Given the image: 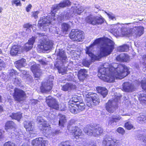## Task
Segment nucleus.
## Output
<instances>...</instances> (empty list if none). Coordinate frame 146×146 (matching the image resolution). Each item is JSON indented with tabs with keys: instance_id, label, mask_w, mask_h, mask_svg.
I'll list each match as a JSON object with an SVG mask.
<instances>
[{
	"instance_id": "obj_1",
	"label": "nucleus",
	"mask_w": 146,
	"mask_h": 146,
	"mask_svg": "<svg viewBox=\"0 0 146 146\" xmlns=\"http://www.w3.org/2000/svg\"><path fill=\"white\" fill-rule=\"evenodd\" d=\"M114 43L111 40L107 38H102L96 39L89 46L86 47V54L90 59L87 58L82 60V64L88 67L91 64V60H98L101 57L106 56L110 54L114 48Z\"/></svg>"
},
{
	"instance_id": "obj_2",
	"label": "nucleus",
	"mask_w": 146,
	"mask_h": 146,
	"mask_svg": "<svg viewBox=\"0 0 146 146\" xmlns=\"http://www.w3.org/2000/svg\"><path fill=\"white\" fill-rule=\"evenodd\" d=\"M129 73L128 68L123 64L105 63L98 70V76L105 82H112L115 79H121Z\"/></svg>"
},
{
	"instance_id": "obj_3",
	"label": "nucleus",
	"mask_w": 146,
	"mask_h": 146,
	"mask_svg": "<svg viewBox=\"0 0 146 146\" xmlns=\"http://www.w3.org/2000/svg\"><path fill=\"white\" fill-rule=\"evenodd\" d=\"M57 54L58 61L54 64L55 66L57 68L59 73L64 74L66 73L68 66L67 57L62 49H59Z\"/></svg>"
},
{
	"instance_id": "obj_4",
	"label": "nucleus",
	"mask_w": 146,
	"mask_h": 146,
	"mask_svg": "<svg viewBox=\"0 0 146 146\" xmlns=\"http://www.w3.org/2000/svg\"><path fill=\"white\" fill-rule=\"evenodd\" d=\"M82 92L83 95H85L86 98V105L89 107H93L94 105H96L100 103L99 98L98 95L96 93L88 92L89 88L86 86L83 87Z\"/></svg>"
},
{
	"instance_id": "obj_5",
	"label": "nucleus",
	"mask_w": 146,
	"mask_h": 146,
	"mask_svg": "<svg viewBox=\"0 0 146 146\" xmlns=\"http://www.w3.org/2000/svg\"><path fill=\"white\" fill-rule=\"evenodd\" d=\"M38 123L42 125V131L44 135L47 137L52 138L60 132L59 130L52 129L46 121L42 118L38 116L37 118Z\"/></svg>"
},
{
	"instance_id": "obj_6",
	"label": "nucleus",
	"mask_w": 146,
	"mask_h": 146,
	"mask_svg": "<svg viewBox=\"0 0 146 146\" xmlns=\"http://www.w3.org/2000/svg\"><path fill=\"white\" fill-rule=\"evenodd\" d=\"M144 31V28L141 26L135 27L130 29L125 28L121 29V34L123 35H132L137 38L143 34Z\"/></svg>"
},
{
	"instance_id": "obj_7",
	"label": "nucleus",
	"mask_w": 146,
	"mask_h": 146,
	"mask_svg": "<svg viewBox=\"0 0 146 146\" xmlns=\"http://www.w3.org/2000/svg\"><path fill=\"white\" fill-rule=\"evenodd\" d=\"M74 8V10L73 12L69 11L65 15L64 14L62 13L57 18L58 21L59 22H61L63 20L69 19L72 17L74 14L80 15L83 12L84 9V8L82 6L78 8L77 7L75 6Z\"/></svg>"
},
{
	"instance_id": "obj_8",
	"label": "nucleus",
	"mask_w": 146,
	"mask_h": 146,
	"mask_svg": "<svg viewBox=\"0 0 146 146\" xmlns=\"http://www.w3.org/2000/svg\"><path fill=\"white\" fill-rule=\"evenodd\" d=\"M84 131L88 135L96 137L102 134L103 132V129L99 125L95 127H85Z\"/></svg>"
},
{
	"instance_id": "obj_9",
	"label": "nucleus",
	"mask_w": 146,
	"mask_h": 146,
	"mask_svg": "<svg viewBox=\"0 0 146 146\" xmlns=\"http://www.w3.org/2000/svg\"><path fill=\"white\" fill-rule=\"evenodd\" d=\"M70 4L71 2L69 0H64L61 1L59 4L53 5L51 9V12L52 13L51 17H53V20H56V18H55V15L57 11L60 8L65 7L66 6H70Z\"/></svg>"
},
{
	"instance_id": "obj_10",
	"label": "nucleus",
	"mask_w": 146,
	"mask_h": 146,
	"mask_svg": "<svg viewBox=\"0 0 146 146\" xmlns=\"http://www.w3.org/2000/svg\"><path fill=\"white\" fill-rule=\"evenodd\" d=\"M120 99V97L117 96L112 100H109L106 104V109L107 111L110 113H113L116 108Z\"/></svg>"
},
{
	"instance_id": "obj_11",
	"label": "nucleus",
	"mask_w": 146,
	"mask_h": 146,
	"mask_svg": "<svg viewBox=\"0 0 146 146\" xmlns=\"http://www.w3.org/2000/svg\"><path fill=\"white\" fill-rule=\"evenodd\" d=\"M86 20L88 23L95 25L103 23L104 19L101 16L95 17L90 15L86 18Z\"/></svg>"
},
{
	"instance_id": "obj_12",
	"label": "nucleus",
	"mask_w": 146,
	"mask_h": 146,
	"mask_svg": "<svg viewBox=\"0 0 146 146\" xmlns=\"http://www.w3.org/2000/svg\"><path fill=\"white\" fill-rule=\"evenodd\" d=\"M70 38L73 40L79 42L81 41L84 38V32L80 31H76L72 30L69 34Z\"/></svg>"
},
{
	"instance_id": "obj_13",
	"label": "nucleus",
	"mask_w": 146,
	"mask_h": 146,
	"mask_svg": "<svg viewBox=\"0 0 146 146\" xmlns=\"http://www.w3.org/2000/svg\"><path fill=\"white\" fill-rule=\"evenodd\" d=\"M14 91L13 97L15 100L18 102L23 101L25 96V92L23 90L17 88H15Z\"/></svg>"
},
{
	"instance_id": "obj_14",
	"label": "nucleus",
	"mask_w": 146,
	"mask_h": 146,
	"mask_svg": "<svg viewBox=\"0 0 146 146\" xmlns=\"http://www.w3.org/2000/svg\"><path fill=\"white\" fill-rule=\"evenodd\" d=\"M52 80L51 79L47 80L46 81L42 82L40 87L41 92L44 93L49 92L52 88Z\"/></svg>"
},
{
	"instance_id": "obj_15",
	"label": "nucleus",
	"mask_w": 146,
	"mask_h": 146,
	"mask_svg": "<svg viewBox=\"0 0 146 146\" xmlns=\"http://www.w3.org/2000/svg\"><path fill=\"white\" fill-rule=\"evenodd\" d=\"M49 17H44L40 18V20L39 21L38 26L39 27H42L44 29H49V25L51 24L52 21L48 19Z\"/></svg>"
},
{
	"instance_id": "obj_16",
	"label": "nucleus",
	"mask_w": 146,
	"mask_h": 146,
	"mask_svg": "<svg viewBox=\"0 0 146 146\" xmlns=\"http://www.w3.org/2000/svg\"><path fill=\"white\" fill-rule=\"evenodd\" d=\"M46 101L48 106L51 108L58 110L59 108L58 102L55 99L49 96L46 98Z\"/></svg>"
},
{
	"instance_id": "obj_17",
	"label": "nucleus",
	"mask_w": 146,
	"mask_h": 146,
	"mask_svg": "<svg viewBox=\"0 0 146 146\" xmlns=\"http://www.w3.org/2000/svg\"><path fill=\"white\" fill-rule=\"evenodd\" d=\"M69 128V131L72 133L73 135H74V137L76 139L83 138V136L82 135V131L79 128L77 127H73L70 126Z\"/></svg>"
},
{
	"instance_id": "obj_18",
	"label": "nucleus",
	"mask_w": 146,
	"mask_h": 146,
	"mask_svg": "<svg viewBox=\"0 0 146 146\" xmlns=\"http://www.w3.org/2000/svg\"><path fill=\"white\" fill-rule=\"evenodd\" d=\"M104 146H120V143L118 140H114L111 138L106 139L103 141Z\"/></svg>"
},
{
	"instance_id": "obj_19",
	"label": "nucleus",
	"mask_w": 146,
	"mask_h": 146,
	"mask_svg": "<svg viewBox=\"0 0 146 146\" xmlns=\"http://www.w3.org/2000/svg\"><path fill=\"white\" fill-rule=\"evenodd\" d=\"M53 44L51 41H48L44 43H42L38 45L39 48L42 50L47 51L50 50L52 47Z\"/></svg>"
},
{
	"instance_id": "obj_20",
	"label": "nucleus",
	"mask_w": 146,
	"mask_h": 146,
	"mask_svg": "<svg viewBox=\"0 0 146 146\" xmlns=\"http://www.w3.org/2000/svg\"><path fill=\"white\" fill-rule=\"evenodd\" d=\"M40 68V66L38 64H34L31 67V69L35 78H38L41 75V71Z\"/></svg>"
},
{
	"instance_id": "obj_21",
	"label": "nucleus",
	"mask_w": 146,
	"mask_h": 146,
	"mask_svg": "<svg viewBox=\"0 0 146 146\" xmlns=\"http://www.w3.org/2000/svg\"><path fill=\"white\" fill-rule=\"evenodd\" d=\"M22 48L19 45H14L12 47L10 51V54L12 56H15L21 52Z\"/></svg>"
},
{
	"instance_id": "obj_22",
	"label": "nucleus",
	"mask_w": 146,
	"mask_h": 146,
	"mask_svg": "<svg viewBox=\"0 0 146 146\" xmlns=\"http://www.w3.org/2000/svg\"><path fill=\"white\" fill-rule=\"evenodd\" d=\"M36 37L35 36H33L29 40L28 42L25 44L24 49L27 51L31 49L33 47V44L35 41Z\"/></svg>"
},
{
	"instance_id": "obj_23",
	"label": "nucleus",
	"mask_w": 146,
	"mask_h": 146,
	"mask_svg": "<svg viewBox=\"0 0 146 146\" xmlns=\"http://www.w3.org/2000/svg\"><path fill=\"white\" fill-rule=\"evenodd\" d=\"M87 71L84 69H81L79 70L78 74V78L82 82L87 77Z\"/></svg>"
},
{
	"instance_id": "obj_24",
	"label": "nucleus",
	"mask_w": 146,
	"mask_h": 146,
	"mask_svg": "<svg viewBox=\"0 0 146 146\" xmlns=\"http://www.w3.org/2000/svg\"><path fill=\"white\" fill-rule=\"evenodd\" d=\"M121 119V117L119 115L112 116L109 118V125L113 126L115 125L116 122L120 120Z\"/></svg>"
},
{
	"instance_id": "obj_25",
	"label": "nucleus",
	"mask_w": 146,
	"mask_h": 146,
	"mask_svg": "<svg viewBox=\"0 0 146 146\" xmlns=\"http://www.w3.org/2000/svg\"><path fill=\"white\" fill-rule=\"evenodd\" d=\"M123 89L125 92H130L133 91L134 87L129 82L124 83L123 85Z\"/></svg>"
},
{
	"instance_id": "obj_26",
	"label": "nucleus",
	"mask_w": 146,
	"mask_h": 146,
	"mask_svg": "<svg viewBox=\"0 0 146 146\" xmlns=\"http://www.w3.org/2000/svg\"><path fill=\"white\" fill-rule=\"evenodd\" d=\"M116 59L118 61L126 62L129 60V56L127 54L122 53L117 56Z\"/></svg>"
},
{
	"instance_id": "obj_27",
	"label": "nucleus",
	"mask_w": 146,
	"mask_h": 146,
	"mask_svg": "<svg viewBox=\"0 0 146 146\" xmlns=\"http://www.w3.org/2000/svg\"><path fill=\"white\" fill-rule=\"evenodd\" d=\"M16 128L15 123L12 121H7L5 125V129L7 131L11 130H14Z\"/></svg>"
},
{
	"instance_id": "obj_28",
	"label": "nucleus",
	"mask_w": 146,
	"mask_h": 146,
	"mask_svg": "<svg viewBox=\"0 0 146 146\" xmlns=\"http://www.w3.org/2000/svg\"><path fill=\"white\" fill-rule=\"evenodd\" d=\"M26 65V60L24 58L18 60L15 62V66L19 69L21 67H25Z\"/></svg>"
},
{
	"instance_id": "obj_29",
	"label": "nucleus",
	"mask_w": 146,
	"mask_h": 146,
	"mask_svg": "<svg viewBox=\"0 0 146 146\" xmlns=\"http://www.w3.org/2000/svg\"><path fill=\"white\" fill-rule=\"evenodd\" d=\"M96 90L98 92L100 93L104 98L106 97L108 94V90L105 88L99 86L96 88Z\"/></svg>"
},
{
	"instance_id": "obj_30",
	"label": "nucleus",
	"mask_w": 146,
	"mask_h": 146,
	"mask_svg": "<svg viewBox=\"0 0 146 146\" xmlns=\"http://www.w3.org/2000/svg\"><path fill=\"white\" fill-rule=\"evenodd\" d=\"M68 109L72 113L76 114L78 113V110L77 108L78 107L76 104H68Z\"/></svg>"
},
{
	"instance_id": "obj_31",
	"label": "nucleus",
	"mask_w": 146,
	"mask_h": 146,
	"mask_svg": "<svg viewBox=\"0 0 146 146\" xmlns=\"http://www.w3.org/2000/svg\"><path fill=\"white\" fill-rule=\"evenodd\" d=\"M24 124L27 131H29L33 130V123L30 121H26L24 122Z\"/></svg>"
},
{
	"instance_id": "obj_32",
	"label": "nucleus",
	"mask_w": 146,
	"mask_h": 146,
	"mask_svg": "<svg viewBox=\"0 0 146 146\" xmlns=\"http://www.w3.org/2000/svg\"><path fill=\"white\" fill-rule=\"evenodd\" d=\"M9 117L12 119L19 121L22 117V113L21 112L13 113L9 115Z\"/></svg>"
},
{
	"instance_id": "obj_33",
	"label": "nucleus",
	"mask_w": 146,
	"mask_h": 146,
	"mask_svg": "<svg viewBox=\"0 0 146 146\" xmlns=\"http://www.w3.org/2000/svg\"><path fill=\"white\" fill-rule=\"evenodd\" d=\"M75 86L71 83H67L65 85L62 86V90L63 91H66L72 89H74Z\"/></svg>"
},
{
	"instance_id": "obj_34",
	"label": "nucleus",
	"mask_w": 146,
	"mask_h": 146,
	"mask_svg": "<svg viewBox=\"0 0 146 146\" xmlns=\"http://www.w3.org/2000/svg\"><path fill=\"white\" fill-rule=\"evenodd\" d=\"M59 120V124L61 127H63L64 123L66 122L65 116L62 114H59L58 115Z\"/></svg>"
},
{
	"instance_id": "obj_35",
	"label": "nucleus",
	"mask_w": 146,
	"mask_h": 146,
	"mask_svg": "<svg viewBox=\"0 0 146 146\" xmlns=\"http://www.w3.org/2000/svg\"><path fill=\"white\" fill-rule=\"evenodd\" d=\"M42 141V137L37 138L32 141V145L33 146H39L41 145Z\"/></svg>"
},
{
	"instance_id": "obj_36",
	"label": "nucleus",
	"mask_w": 146,
	"mask_h": 146,
	"mask_svg": "<svg viewBox=\"0 0 146 146\" xmlns=\"http://www.w3.org/2000/svg\"><path fill=\"white\" fill-rule=\"evenodd\" d=\"M9 77L11 80L14 78L16 75L18 74L17 71L13 69L9 70L8 71Z\"/></svg>"
},
{
	"instance_id": "obj_37",
	"label": "nucleus",
	"mask_w": 146,
	"mask_h": 146,
	"mask_svg": "<svg viewBox=\"0 0 146 146\" xmlns=\"http://www.w3.org/2000/svg\"><path fill=\"white\" fill-rule=\"evenodd\" d=\"M62 30L63 33H66L70 30V26L68 24L64 23L62 25Z\"/></svg>"
},
{
	"instance_id": "obj_38",
	"label": "nucleus",
	"mask_w": 146,
	"mask_h": 146,
	"mask_svg": "<svg viewBox=\"0 0 146 146\" xmlns=\"http://www.w3.org/2000/svg\"><path fill=\"white\" fill-rule=\"evenodd\" d=\"M24 31L27 34H29L31 32V29L32 28V26L31 25L29 24H25L23 26Z\"/></svg>"
},
{
	"instance_id": "obj_39",
	"label": "nucleus",
	"mask_w": 146,
	"mask_h": 146,
	"mask_svg": "<svg viewBox=\"0 0 146 146\" xmlns=\"http://www.w3.org/2000/svg\"><path fill=\"white\" fill-rule=\"evenodd\" d=\"M139 98L141 102L146 104V94L143 93L139 94Z\"/></svg>"
},
{
	"instance_id": "obj_40",
	"label": "nucleus",
	"mask_w": 146,
	"mask_h": 146,
	"mask_svg": "<svg viewBox=\"0 0 146 146\" xmlns=\"http://www.w3.org/2000/svg\"><path fill=\"white\" fill-rule=\"evenodd\" d=\"M79 98L77 96L75 95L73 96L71 98L68 104H74L78 103L79 102Z\"/></svg>"
},
{
	"instance_id": "obj_41",
	"label": "nucleus",
	"mask_w": 146,
	"mask_h": 146,
	"mask_svg": "<svg viewBox=\"0 0 146 146\" xmlns=\"http://www.w3.org/2000/svg\"><path fill=\"white\" fill-rule=\"evenodd\" d=\"M59 146H73V145L71 141H67L61 142Z\"/></svg>"
},
{
	"instance_id": "obj_42",
	"label": "nucleus",
	"mask_w": 146,
	"mask_h": 146,
	"mask_svg": "<svg viewBox=\"0 0 146 146\" xmlns=\"http://www.w3.org/2000/svg\"><path fill=\"white\" fill-rule=\"evenodd\" d=\"M129 46L127 44H124L119 47L118 50L120 52H127L128 50Z\"/></svg>"
},
{
	"instance_id": "obj_43",
	"label": "nucleus",
	"mask_w": 146,
	"mask_h": 146,
	"mask_svg": "<svg viewBox=\"0 0 146 146\" xmlns=\"http://www.w3.org/2000/svg\"><path fill=\"white\" fill-rule=\"evenodd\" d=\"M79 104H76L78 107L77 108L78 110V112L84 110L85 108V106L84 103L81 102L79 103Z\"/></svg>"
},
{
	"instance_id": "obj_44",
	"label": "nucleus",
	"mask_w": 146,
	"mask_h": 146,
	"mask_svg": "<svg viewBox=\"0 0 146 146\" xmlns=\"http://www.w3.org/2000/svg\"><path fill=\"white\" fill-rule=\"evenodd\" d=\"M146 120V116L144 115H141L137 119L138 122L140 123H141L143 122H145V121Z\"/></svg>"
},
{
	"instance_id": "obj_45",
	"label": "nucleus",
	"mask_w": 146,
	"mask_h": 146,
	"mask_svg": "<svg viewBox=\"0 0 146 146\" xmlns=\"http://www.w3.org/2000/svg\"><path fill=\"white\" fill-rule=\"evenodd\" d=\"M111 32H113V33L117 34L118 33V27L117 25H115L112 26L111 27Z\"/></svg>"
},
{
	"instance_id": "obj_46",
	"label": "nucleus",
	"mask_w": 146,
	"mask_h": 146,
	"mask_svg": "<svg viewBox=\"0 0 146 146\" xmlns=\"http://www.w3.org/2000/svg\"><path fill=\"white\" fill-rule=\"evenodd\" d=\"M125 127L128 130H130L133 128V126L129 122L126 123L125 125Z\"/></svg>"
},
{
	"instance_id": "obj_47",
	"label": "nucleus",
	"mask_w": 146,
	"mask_h": 146,
	"mask_svg": "<svg viewBox=\"0 0 146 146\" xmlns=\"http://www.w3.org/2000/svg\"><path fill=\"white\" fill-rule=\"evenodd\" d=\"M105 13L108 15V17L109 19L113 20H116V18L115 15L113 13L110 12V13H108L106 11L105 12Z\"/></svg>"
},
{
	"instance_id": "obj_48",
	"label": "nucleus",
	"mask_w": 146,
	"mask_h": 146,
	"mask_svg": "<svg viewBox=\"0 0 146 146\" xmlns=\"http://www.w3.org/2000/svg\"><path fill=\"white\" fill-rule=\"evenodd\" d=\"M141 84L142 89L146 91V79L142 80Z\"/></svg>"
},
{
	"instance_id": "obj_49",
	"label": "nucleus",
	"mask_w": 146,
	"mask_h": 146,
	"mask_svg": "<svg viewBox=\"0 0 146 146\" xmlns=\"http://www.w3.org/2000/svg\"><path fill=\"white\" fill-rule=\"evenodd\" d=\"M138 138L139 140L143 141L145 143H146V136L140 134L138 135Z\"/></svg>"
},
{
	"instance_id": "obj_50",
	"label": "nucleus",
	"mask_w": 146,
	"mask_h": 146,
	"mask_svg": "<svg viewBox=\"0 0 146 146\" xmlns=\"http://www.w3.org/2000/svg\"><path fill=\"white\" fill-rule=\"evenodd\" d=\"M12 80L14 84L16 85H19L21 82V80L17 78H16V77L14 78H13Z\"/></svg>"
},
{
	"instance_id": "obj_51",
	"label": "nucleus",
	"mask_w": 146,
	"mask_h": 146,
	"mask_svg": "<svg viewBox=\"0 0 146 146\" xmlns=\"http://www.w3.org/2000/svg\"><path fill=\"white\" fill-rule=\"evenodd\" d=\"M117 131L118 133L122 135H123L125 133L124 129L121 127H118L117 129Z\"/></svg>"
},
{
	"instance_id": "obj_52",
	"label": "nucleus",
	"mask_w": 146,
	"mask_h": 146,
	"mask_svg": "<svg viewBox=\"0 0 146 146\" xmlns=\"http://www.w3.org/2000/svg\"><path fill=\"white\" fill-rule=\"evenodd\" d=\"M11 3L12 5H15L16 6H18L21 4L20 1L18 0H12L11 1Z\"/></svg>"
},
{
	"instance_id": "obj_53",
	"label": "nucleus",
	"mask_w": 146,
	"mask_h": 146,
	"mask_svg": "<svg viewBox=\"0 0 146 146\" xmlns=\"http://www.w3.org/2000/svg\"><path fill=\"white\" fill-rule=\"evenodd\" d=\"M39 12L38 11L32 12L31 13V16L35 19L37 18L38 17V15Z\"/></svg>"
},
{
	"instance_id": "obj_54",
	"label": "nucleus",
	"mask_w": 146,
	"mask_h": 146,
	"mask_svg": "<svg viewBox=\"0 0 146 146\" xmlns=\"http://www.w3.org/2000/svg\"><path fill=\"white\" fill-rule=\"evenodd\" d=\"M49 144L47 141L43 140L42 139V141L41 142V145L39 146H49Z\"/></svg>"
},
{
	"instance_id": "obj_55",
	"label": "nucleus",
	"mask_w": 146,
	"mask_h": 146,
	"mask_svg": "<svg viewBox=\"0 0 146 146\" xmlns=\"http://www.w3.org/2000/svg\"><path fill=\"white\" fill-rule=\"evenodd\" d=\"M4 146H15V144L11 142H8L5 143L4 145Z\"/></svg>"
},
{
	"instance_id": "obj_56",
	"label": "nucleus",
	"mask_w": 146,
	"mask_h": 146,
	"mask_svg": "<svg viewBox=\"0 0 146 146\" xmlns=\"http://www.w3.org/2000/svg\"><path fill=\"white\" fill-rule=\"evenodd\" d=\"M5 65L4 61L0 58V70H1Z\"/></svg>"
},
{
	"instance_id": "obj_57",
	"label": "nucleus",
	"mask_w": 146,
	"mask_h": 146,
	"mask_svg": "<svg viewBox=\"0 0 146 146\" xmlns=\"http://www.w3.org/2000/svg\"><path fill=\"white\" fill-rule=\"evenodd\" d=\"M32 6L30 4L29 5H28L27 7L26 8V10L27 12H28L30 11V10L31 9Z\"/></svg>"
},
{
	"instance_id": "obj_58",
	"label": "nucleus",
	"mask_w": 146,
	"mask_h": 146,
	"mask_svg": "<svg viewBox=\"0 0 146 146\" xmlns=\"http://www.w3.org/2000/svg\"><path fill=\"white\" fill-rule=\"evenodd\" d=\"M39 61L40 63L42 65H45L46 64V62L43 60H40Z\"/></svg>"
},
{
	"instance_id": "obj_59",
	"label": "nucleus",
	"mask_w": 146,
	"mask_h": 146,
	"mask_svg": "<svg viewBox=\"0 0 146 146\" xmlns=\"http://www.w3.org/2000/svg\"><path fill=\"white\" fill-rule=\"evenodd\" d=\"M142 58L144 61V62L146 63V55H143L142 57Z\"/></svg>"
},
{
	"instance_id": "obj_60",
	"label": "nucleus",
	"mask_w": 146,
	"mask_h": 146,
	"mask_svg": "<svg viewBox=\"0 0 146 146\" xmlns=\"http://www.w3.org/2000/svg\"><path fill=\"white\" fill-rule=\"evenodd\" d=\"M83 145H84V146H91L90 145H89L88 143H86V142L85 143H83ZM93 146H96L95 144H93Z\"/></svg>"
},
{
	"instance_id": "obj_61",
	"label": "nucleus",
	"mask_w": 146,
	"mask_h": 146,
	"mask_svg": "<svg viewBox=\"0 0 146 146\" xmlns=\"http://www.w3.org/2000/svg\"><path fill=\"white\" fill-rule=\"evenodd\" d=\"M3 131L2 129H0V140L3 138L2 133Z\"/></svg>"
},
{
	"instance_id": "obj_62",
	"label": "nucleus",
	"mask_w": 146,
	"mask_h": 146,
	"mask_svg": "<svg viewBox=\"0 0 146 146\" xmlns=\"http://www.w3.org/2000/svg\"><path fill=\"white\" fill-rule=\"evenodd\" d=\"M37 35H38V36L39 37H41V36H43L44 35V33H37Z\"/></svg>"
},
{
	"instance_id": "obj_63",
	"label": "nucleus",
	"mask_w": 146,
	"mask_h": 146,
	"mask_svg": "<svg viewBox=\"0 0 146 146\" xmlns=\"http://www.w3.org/2000/svg\"><path fill=\"white\" fill-rule=\"evenodd\" d=\"M37 101L36 100H34L32 101V104L33 105L37 103Z\"/></svg>"
},
{
	"instance_id": "obj_64",
	"label": "nucleus",
	"mask_w": 146,
	"mask_h": 146,
	"mask_svg": "<svg viewBox=\"0 0 146 146\" xmlns=\"http://www.w3.org/2000/svg\"><path fill=\"white\" fill-rule=\"evenodd\" d=\"M19 70H21L22 72V73L23 74H26L27 72L25 71V70L22 71L20 69H19Z\"/></svg>"
}]
</instances>
